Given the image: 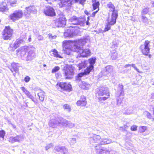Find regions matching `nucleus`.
Wrapping results in <instances>:
<instances>
[{
	"instance_id": "1",
	"label": "nucleus",
	"mask_w": 154,
	"mask_h": 154,
	"mask_svg": "<svg viewBox=\"0 0 154 154\" xmlns=\"http://www.w3.org/2000/svg\"><path fill=\"white\" fill-rule=\"evenodd\" d=\"M86 43V39L81 38L76 41L74 45V48L76 49V51L79 52L80 54L78 55V57L80 56L82 57H87L90 55V51L89 49H82V47Z\"/></svg>"
},
{
	"instance_id": "2",
	"label": "nucleus",
	"mask_w": 154,
	"mask_h": 154,
	"mask_svg": "<svg viewBox=\"0 0 154 154\" xmlns=\"http://www.w3.org/2000/svg\"><path fill=\"white\" fill-rule=\"evenodd\" d=\"M96 95L99 101L102 102L106 100L109 97L108 88L107 87H101L97 89Z\"/></svg>"
},
{
	"instance_id": "3",
	"label": "nucleus",
	"mask_w": 154,
	"mask_h": 154,
	"mask_svg": "<svg viewBox=\"0 0 154 154\" xmlns=\"http://www.w3.org/2000/svg\"><path fill=\"white\" fill-rule=\"evenodd\" d=\"M85 19L83 18L78 17L75 16L71 17L69 20L71 24L76 26H84Z\"/></svg>"
},
{
	"instance_id": "4",
	"label": "nucleus",
	"mask_w": 154,
	"mask_h": 154,
	"mask_svg": "<svg viewBox=\"0 0 154 154\" xmlns=\"http://www.w3.org/2000/svg\"><path fill=\"white\" fill-rule=\"evenodd\" d=\"M90 137L88 138L89 143L91 146H94L98 144L99 145L101 137L100 135L93 134H90Z\"/></svg>"
},
{
	"instance_id": "5",
	"label": "nucleus",
	"mask_w": 154,
	"mask_h": 154,
	"mask_svg": "<svg viewBox=\"0 0 154 154\" xmlns=\"http://www.w3.org/2000/svg\"><path fill=\"white\" fill-rule=\"evenodd\" d=\"M150 42L148 40H146L143 44L140 45V49L144 55L146 56L148 55L150 51Z\"/></svg>"
},
{
	"instance_id": "6",
	"label": "nucleus",
	"mask_w": 154,
	"mask_h": 154,
	"mask_svg": "<svg viewBox=\"0 0 154 154\" xmlns=\"http://www.w3.org/2000/svg\"><path fill=\"white\" fill-rule=\"evenodd\" d=\"M79 0H60L59 3L60 8L64 7L69 8L71 6L72 4L78 2Z\"/></svg>"
},
{
	"instance_id": "7",
	"label": "nucleus",
	"mask_w": 154,
	"mask_h": 154,
	"mask_svg": "<svg viewBox=\"0 0 154 154\" xmlns=\"http://www.w3.org/2000/svg\"><path fill=\"white\" fill-rule=\"evenodd\" d=\"M65 77L66 79H70L73 78L74 70L72 66H69L63 69Z\"/></svg>"
},
{
	"instance_id": "8",
	"label": "nucleus",
	"mask_w": 154,
	"mask_h": 154,
	"mask_svg": "<svg viewBox=\"0 0 154 154\" xmlns=\"http://www.w3.org/2000/svg\"><path fill=\"white\" fill-rule=\"evenodd\" d=\"M35 57V48L32 46H31L28 52L26 60L27 61H30L33 60Z\"/></svg>"
},
{
	"instance_id": "9",
	"label": "nucleus",
	"mask_w": 154,
	"mask_h": 154,
	"mask_svg": "<svg viewBox=\"0 0 154 154\" xmlns=\"http://www.w3.org/2000/svg\"><path fill=\"white\" fill-rule=\"evenodd\" d=\"M23 13L21 10H16L11 15H10V19L14 22L21 18L23 17Z\"/></svg>"
},
{
	"instance_id": "10",
	"label": "nucleus",
	"mask_w": 154,
	"mask_h": 154,
	"mask_svg": "<svg viewBox=\"0 0 154 154\" xmlns=\"http://www.w3.org/2000/svg\"><path fill=\"white\" fill-rule=\"evenodd\" d=\"M53 23L57 27L64 26L66 23V18L64 17H60L54 20Z\"/></svg>"
},
{
	"instance_id": "11",
	"label": "nucleus",
	"mask_w": 154,
	"mask_h": 154,
	"mask_svg": "<svg viewBox=\"0 0 154 154\" xmlns=\"http://www.w3.org/2000/svg\"><path fill=\"white\" fill-rule=\"evenodd\" d=\"M118 16L117 11H114L112 12V15L109 17L107 20V23L111 25H113L116 23V19Z\"/></svg>"
},
{
	"instance_id": "12",
	"label": "nucleus",
	"mask_w": 154,
	"mask_h": 154,
	"mask_svg": "<svg viewBox=\"0 0 154 154\" xmlns=\"http://www.w3.org/2000/svg\"><path fill=\"white\" fill-rule=\"evenodd\" d=\"M95 149L97 154H110V151L106 148L99 146H96Z\"/></svg>"
},
{
	"instance_id": "13",
	"label": "nucleus",
	"mask_w": 154,
	"mask_h": 154,
	"mask_svg": "<svg viewBox=\"0 0 154 154\" xmlns=\"http://www.w3.org/2000/svg\"><path fill=\"white\" fill-rule=\"evenodd\" d=\"M88 61L89 65L85 69V72L87 75L89 74L91 72L94 70V64L95 63V59H90Z\"/></svg>"
},
{
	"instance_id": "14",
	"label": "nucleus",
	"mask_w": 154,
	"mask_h": 154,
	"mask_svg": "<svg viewBox=\"0 0 154 154\" xmlns=\"http://www.w3.org/2000/svg\"><path fill=\"white\" fill-rule=\"evenodd\" d=\"M113 70V67L110 65H108L105 67L101 72V73L103 76L108 77L110 75Z\"/></svg>"
},
{
	"instance_id": "15",
	"label": "nucleus",
	"mask_w": 154,
	"mask_h": 154,
	"mask_svg": "<svg viewBox=\"0 0 154 154\" xmlns=\"http://www.w3.org/2000/svg\"><path fill=\"white\" fill-rule=\"evenodd\" d=\"M44 13L47 16L53 17L56 15L54 9L52 7L47 6L44 10Z\"/></svg>"
},
{
	"instance_id": "16",
	"label": "nucleus",
	"mask_w": 154,
	"mask_h": 154,
	"mask_svg": "<svg viewBox=\"0 0 154 154\" xmlns=\"http://www.w3.org/2000/svg\"><path fill=\"white\" fill-rule=\"evenodd\" d=\"M26 38V36H21L20 38L17 39L13 45L14 49L17 48L20 46V44H24Z\"/></svg>"
},
{
	"instance_id": "17",
	"label": "nucleus",
	"mask_w": 154,
	"mask_h": 154,
	"mask_svg": "<svg viewBox=\"0 0 154 154\" xmlns=\"http://www.w3.org/2000/svg\"><path fill=\"white\" fill-rule=\"evenodd\" d=\"M54 150L57 152H62L63 154H69L68 149L64 146L60 145L56 146Z\"/></svg>"
},
{
	"instance_id": "18",
	"label": "nucleus",
	"mask_w": 154,
	"mask_h": 154,
	"mask_svg": "<svg viewBox=\"0 0 154 154\" xmlns=\"http://www.w3.org/2000/svg\"><path fill=\"white\" fill-rule=\"evenodd\" d=\"M59 86L63 90L69 91H71V85L69 84L66 82H60L59 84Z\"/></svg>"
},
{
	"instance_id": "19",
	"label": "nucleus",
	"mask_w": 154,
	"mask_h": 154,
	"mask_svg": "<svg viewBox=\"0 0 154 154\" xmlns=\"http://www.w3.org/2000/svg\"><path fill=\"white\" fill-rule=\"evenodd\" d=\"M31 46H22L19 48L17 51L20 53L21 56H24L26 54V52H28Z\"/></svg>"
},
{
	"instance_id": "20",
	"label": "nucleus",
	"mask_w": 154,
	"mask_h": 154,
	"mask_svg": "<svg viewBox=\"0 0 154 154\" xmlns=\"http://www.w3.org/2000/svg\"><path fill=\"white\" fill-rule=\"evenodd\" d=\"M26 11L24 12L25 14H30L31 13L34 14L36 13L37 9L35 6H30L28 7H26Z\"/></svg>"
},
{
	"instance_id": "21",
	"label": "nucleus",
	"mask_w": 154,
	"mask_h": 154,
	"mask_svg": "<svg viewBox=\"0 0 154 154\" xmlns=\"http://www.w3.org/2000/svg\"><path fill=\"white\" fill-rule=\"evenodd\" d=\"M57 121L58 126H65L67 123V121L64 119L63 118L57 116L56 117Z\"/></svg>"
},
{
	"instance_id": "22",
	"label": "nucleus",
	"mask_w": 154,
	"mask_h": 154,
	"mask_svg": "<svg viewBox=\"0 0 154 154\" xmlns=\"http://www.w3.org/2000/svg\"><path fill=\"white\" fill-rule=\"evenodd\" d=\"M9 35L10 27L9 26H6L3 32V38L5 40H8L10 38Z\"/></svg>"
},
{
	"instance_id": "23",
	"label": "nucleus",
	"mask_w": 154,
	"mask_h": 154,
	"mask_svg": "<svg viewBox=\"0 0 154 154\" xmlns=\"http://www.w3.org/2000/svg\"><path fill=\"white\" fill-rule=\"evenodd\" d=\"M19 64L18 63H13L11 64L12 68L10 69V70L13 73V75L15 76L16 74L18 71V66Z\"/></svg>"
},
{
	"instance_id": "24",
	"label": "nucleus",
	"mask_w": 154,
	"mask_h": 154,
	"mask_svg": "<svg viewBox=\"0 0 154 154\" xmlns=\"http://www.w3.org/2000/svg\"><path fill=\"white\" fill-rule=\"evenodd\" d=\"M86 98L84 96H82L81 99L78 101L76 103L77 105L79 106H84L86 104L85 101Z\"/></svg>"
},
{
	"instance_id": "25",
	"label": "nucleus",
	"mask_w": 154,
	"mask_h": 154,
	"mask_svg": "<svg viewBox=\"0 0 154 154\" xmlns=\"http://www.w3.org/2000/svg\"><path fill=\"white\" fill-rule=\"evenodd\" d=\"M117 92L119 94V95H118V97L124 95L123 86L122 84H119V85Z\"/></svg>"
},
{
	"instance_id": "26",
	"label": "nucleus",
	"mask_w": 154,
	"mask_h": 154,
	"mask_svg": "<svg viewBox=\"0 0 154 154\" xmlns=\"http://www.w3.org/2000/svg\"><path fill=\"white\" fill-rule=\"evenodd\" d=\"M49 125L50 127L53 128L56 127L58 126L57 121L56 117L54 119H52L49 122Z\"/></svg>"
},
{
	"instance_id": "27",
	"label": "nucleus",
	"mask_w": 154,
	"mask_h": 154,
	"mask_svg": "<svg viewBox=\"0 0 154 154\" xmlns=\"http://www.w3.org/2000/svg\"><path fill=\"white\" fill-rule=\"evenodd\" d=\"M112 140L110 139H103L100 140L99 145L108 144L112 143Z\"/></svg>"
},
{
	"instance_id": "28",
	"label": "nucleus",
	"mask_w": 154,
	"mask_h": 154,
	"mask_svg": "<svg viewBox=\"0 0 154 154\" xmlns=\"http://www.w3.org/2000/svg\"><path fill=\"white\" fill-rule=\"evenodd\" d=\"M22 140V138L20 136H17L14 137H10V142L12 143L15 142H19Z\"/></svg>"
},
{
	"instance_id": "29",
	"label": "nucleus",
	"mask_w": 154,
	"mask_h": 154,
	"mask_svg": "<svg viewBox=\"0 0 154 154\" xmlns=\"http://www.w3.org/2000/svg\"><path fill=\"white\" fill-rule=\"evenodd\" d=\"M80 87L83 89H88L91 87L90 85L85 82H82Z\"/></svg>"
},
{
	"instance_id": "30",
	"label": "nucleus",
	"mask_w": 154,
	"mask_h": 154,
	"mask_svg": "<svg viewBox=\"0 0 154 154\" xmlns=\"http://www.w3.org/2000/svg\"><path fill=\"white\" fill-rule=\"evenodd\" d=\"M84 75H87L85 72V70L84 72H81L79 73L75 77V80L78 82H82L81 80V78Z\"/></svg>"
},
{
	"instance_id": "31",
	"label": "nucleus",
	"mask_w": 154,
	"mask_h": 154,
	"mask_svg": "<svg viewBox=\"0 0 154 154\" xmlns=\"http://www.w3.org/2000/svg\"><path fill=\"white\" fill-rule=\"evenodd\" d=\"M88 63V61L86 60L82 62L81 63H79L78 64V67L79 68V69L80 70L83 68H85L87 66Z\"/></svg>"
},
{
	"instance_id": "32",
	"label": "nucleus",
	"mask_w": 154,
	"mask_h": 154,
	"mask_svg": "<svg viewBox=\"0 0 154 154\" xmlns=\"http://www.w3.org/2000/svg\"><path fill=\"white\" fill-rule=\"evenodd\" d=\"M45 94V92L42 91H41L40 92L38 93V96L39 97V100L41 101H43L44 100Z\"/></svg>"
},
{
	"instance_id": "33",
	"label": "nucleus",
	"mask_w": 154,
	"mask_h": 154,
	"mask_svg": "<svg viewBox=\"0 0 154 154\" xmlns=\"http://www.w3.org/2000/svg\"><path fill=\"white\" fill-rule=\"evenodd\" d=\"M141 16V19L142 22L146 24H149L150 20L148 19L145 15H142Z\"/></svg>"
},
{
	"instance_id": "34",
	"label": "nucleus",
	"mask_w": 154,
	"mask_h": 154,
	"mask_svg": "<svg viewBox=\"0 0 154 154\" xmlns=\"http://www.w3.org/2000/svg\"><path fill=\"white\" fill-rule=\"evenodd\" d=\"M107 7L109 8L110 11L112 12L114 11H117L115 10V7L114 5L111 2H109L107 5Z\"/></svg>"
},
{
	"instance_id": "35",
	"label": "nucleus",
	"mask_w": 154,
	"mask_h": 154,
	"mask_svg": "<svg viewBox=\"0 0 154 154\" xmlns=\"http://www.w3.org/2000/svg\"><path fill=\"white\" fill-rule=\"evenodd\" d=\"M149 12V8H145L141 12V16L145 15Z\"/></svg>"
},
{
	"instance_id": "36",
	"label": "nucleus",
	"mask_w": 154,
	"mask_h": 154,
	"mask_svg": "<svg viewBox=\"0 0 154 154\" xmlns=\"http://www.w3.org/2000/svg\"><path fill=\"white\" fill-rule=\"evenodd\" d=\"M133 108L132 107L130 106L125 110V114L129 115L132 113Z\"/></svg>"
},
{
	"instance_id": "37",
	"label": "nucleus",
	"mask_w": 154,
	"mask_h": 154,
	"mask_svg": "<svg viewBox=\"0 0 154 154\" xmlns=\"http://www.w3.org/2000/svg\"><path fill=\"white\" fill-rule=\"evenodd\" d=\"M74 126V124L67 121V123L66 124V126H65V127H68L70 128H72Z\"/></svg>"
},
{
	"instance_id": "38",
	"label": "nucleus",
	"mask_w": 154,
	"mask_h": 154,
	"mask_svg": "<svg viewBox=\"0 0 154 154\" xmlns=\"http://www.w3.org/2000/svg\"><path fill=\"white\" fill-rule=\"evenodd\" d=\"M63 108L65 109H67L68 112H70L71 111L70 106L68 104H65L63 106Z\"/></svg>"
},
{
	"instance_id": "39",
	"label": "nucleus",
	"mask_w": 154,
	"mask_h": 154,
	"mask_svg": "<svg viewBox=\"0 0 154 154\" xmlns=\"http://www.w3.org/2000/svg\"><path fill=\"white\" fill-rule=\"evenodd\" d=\"M60 69V68L58 66H56L54 68H53L51 72L52 73H55L57 72Z\"/></svg>"
},
{
	"instance_id": "40",
	"label": "nucleus",
	"mask_w": 154,
	"mask_h": 154,
	"mask_svg": "<svg viewBox=\"0 0 154 154\" xmlns=\"http://www.w3.org/2000/svg\"><path fill=\"white\" fill-rule=\"evenodd\" d=\"M111 26L112 25H111L107 23L105 26L104 29L103 30V32H106L110 30L111 28Z\"/></svg>"
},
{
	"instance_id": "41",
	"label": "nucleus",
	"mask_w": 154,
	"mask_h": 154,
	"mask_svg": "<svg viewBox=\"0 0 154 154\" xmlns=\"http://www.w3.org/2000/svg\"><path fill=\"white\" fill-rule=\"evenodd\" d=\"M99 3L98 2H95L93 4V6L94 10H95L98 8Z\"/></svg>"
},
{
	"instance_id": "42",
	"label": "nucleus",
	"mask_w": 154,
	"mask_h": 154,
	"mask_svg": "<svg viewBox=\"0 0 154 154\" xmlns=\"http://www.w3.org/2000/svg\"><path fill=\"white\" fill-rule=\"evenodd\" d=\"M53 54L55 57L60 58H62V57L58 54V53L57 50H54L53 51Z\"/></svg>"
},
{
	"instance_id": "43",
	"label": "nucleus",
	"mask_w": 154,
	"mask_h": 154,
	"mask_svg": "<svg viewBox=\"0 0 154 154\" xmlns=\"http://www.w3.org/2000/svg\"><path fill=\"white\" fill-rule=\"evenodd\" d=\"M21 89L26 95L30 93L23 87H21Z\"/></svg>"
},
{
	"instance_id": "44",
	"label": "nucleus",
	"mask_w": 154,
	"mask_h": 154,
	"mask_svg": "<svg viewBox=\"0 0 154 154\" xmlns=\"http://www.w3.org/2000/svg\"><path fill=\"white\" fill-rule=\"evenodd\" d=\"M53 144L52 143H50L47 145L45 147L46 150H48L49 149L53 146Z\"/></svg>"
},
{
	"instance_id": "45",
	"label": "nucleus",
	"mask_w": 154,
	"mask_h": 154,
	"mask_svg": "<svg viewBox=\"0 0 154 154\" xmlns=\"http://www.w3.org/2000/svg\"><path fill=\"white\" fill-rule=\"evenodd\" d=\"M64 53L67 55H70L72 52L69 49L65 48L64 49Z\"/></svg>"
},
{
	"instance_id": "46",
	"label": "nucleus",
	"mask_w": 154,
	"mask_h": 154,
	"mask_svg": "<svg viewBox=\"0 0 154 154\" xmlns=\"http://www.w3.org/2000/svg\"><path fill=\"white\" fill-rule=\"evenodd\" d=\"M69 141L70 142V143L73 144L76 143V139L75 138L72 137L70 139Z\"/></svg>"
},
{
	"instance_id": "47",
	"label": "nucleus",
	"mask_w": 154,
	"mask_h": 154,
	"mask_svg": "<svg viewBox=\"0 0 154 154\" xmlns=\"http://www.w3.org/2000/svg\"><path fill=\"white\" fill-rule=\"evenodd\" d=\"M70 30L68 29L67 32L65 33L64 34L65 35H66L67 34H68V36L69 37H72L73 36V32H70Z\"/></svg>"
},
{
	"instance_id": "48",
	"label": "nucleus",
	"mask_w": 154,
	"mask_h": 154,
	"mask_svg": "<svg viewBox=\"0 0 154 154\" xmlns=\"http://www.w3.org/2000/svg\"><path fill=\"white\" fill-rule=\"evenodd\" d=\"M117 57V53L116 52H114L111 55V57L112 60H115L116 59Z\"/></svg>"
},
{
	"instance_id": "49",
	"label": "nucleus",
	"mask_w": 154,
	"mask_h": 154,
	"mask_svg": "<svg viewBox=\"0 0 154 154\" xmlns=\"http://www.w3.org/2000/svg\"><path fill=\"white\" fill-rule=\"evenodd\" d=\"M146 127L144 126H141L140 128V132H143L146 129Z\"/></svg>"
},
{
	"instance_id": "50",
	"label": "nucleus",
	"mask_w": 154,
	"mask_h": 154,
	"mask_svg": "<svg viewBox=\"0 0 154 154\" xmlns=\"http://www.w3.org/2000/svg\"><path fill=\"white\" fill-rule=\"evenodd\" d=\"M48 37L49 38L53 39H55L57 37V36L56 35L53 36L50 33L48 34Z\"/></svg>"
},
{
	"instance_id": "51",
	"label": "nucleus",
	"mask_w": 154,
	"mask_h": 154,
	"mask_svg": "<svg viewBox=\"0 0 154 154\" xmlns=\"http://www.w3.org/2000/svg\"><path fill=\"white\" fill-rule=\"evenodd\" d=\"M5 134V132L3 130L0 131V137H2L3 139Z\"/></svg>"
},
{
	"instance_id": "52",
	"label": "nucleus",
	"mask_w": 154,
	"mask_h": 154,
	"mask_svg": "<svg viewBox=\"0 0 154 154\" xmlns=\"http://www.w3.org/2000/svg\"><path fill=\"white\" fill-rule=\"evenodd\" d=\"M137 126L136 125H133L131 126V129L132 131H136L137 130Z\"/></svg>"
},
{
	"instance_id": "53",
	"label": "nucleus",
	"mask_w": 154,
	"mask_h": 154,
	"mask_svg": "<svg viewBox=\"0 0 154 154\" xmlns=\"http://www.w3.org/2000/svg\"><path fill=\"white\" fill-rule=\"evenodd\" d=\"M26 96H27V97L29 98L30 99H31L34 102V100L33 99V96L30 94V93H29V94H27Z\"/></svg>"
},
{
	"instance_id": "54",
	"label": "nucleus",
	"mask_w": 154,
	"mask_h": 154,
	"mask_svg": "<svg viewBox=\"0 0 154 154\" xmlns=\"http://www.w3.org/2000/svg\"><path fill=\"white\" fill-rule=\"evenodd\" d=\"M30 78L29 76H26L24 79V80L26 82H28L30 80Z\"/></svg>"
},
{
	"instance_id": "55",
	"label": "nucleus",
	"mask_w": 154,
	"mask_h": 154,
	"mask_svg": "<svg viewBox=\"0 0 154 154\" xmlns=\"http://www.w3.org/2000/svg\"><path fill=\"white\" fill-rule=\"evenodd\" d=\"M16 0H13V1L10 0V5H11L12 6H13L12 5L16 4Z\"/></svg>"
},
{
	"instance_id": "56",
	"label": "nucleus",
	"mask_w": 154,
	"mask_h": 154,
	"mask_svg": "<svg viewBox=\"0 0 154 154\" xmlns=\"http://www.w3.org/2000/svg\"><path fill=\"white\" fill-rule=\"evenodd\" d=\"M79 1L80 4L83 5L85 4L86 0H79Z\"/></svg>"
},
{
	"instance_id": "57",
	"label": "nucleus",
	"mask_w": 154,
	"mask_h": 154,
	"mask_svg": "<svg viewBox=\"0 0 154 154\" xmlns=\"http://www.w3.org/2000/svg\"><path fill=\"white\" fill-rule=\"evenodd\" d=\"M146 116L148 119H152V116L150 113L147 112L146 114Z\"/></svg>"
},
{
	"instance_id": "58",
	"label": "nucleus",
	"mask_w": 154,
	"mask_h": 154,
	"mask_svg": "<svg viewBox=\"0 0 154 154\" xmlns=\"http://www.w3.org/2000/svg\"><path fill=\"white\" fill-rule=\"evenodd\" d=\"M43 36L40 35H38V39L39 40H41L43 39Z\"/></svg>"
},
{
	"instance_id": "59",
	"label": "nucleus",
	"mask_w": 154,
	"mask_h": 154,
	"mask_svg": "<svg viewBox=\"0 0 154 154\" xmlns=\"http://www.w3.org/2000/svg\"><path fill=\"white\" fill-rule=\"evenodd\" d=\"M98 10L97 11L95 12H93L92 13V14L91 15V16L94 17L95 16V15L96 14V13L98 12Z\"/></svg>"
},
{
	"instance_id": "60",
	"label": "nucleus",
	"mask_w": 154,
	"mask_h": 154,
	"mask_svg": "<svg viewBox=\"0 0 154 154\" xmlns=\"http://www.w3.org/2000/svg\"><path fill=\"white\" fill-rule=\"evenodd\" d=\"M112 46L113 47H117V44L115 42H112Z\"/></svg>"
},
{
	"instance_id": "61",
	"label": "nucleus",
	"mask_w": 154,
	"mask_h": 154,
	"mask_svg": "<svg viewBox=\"0 0 154 154\" xmlns=\"http://www.w3.org/2000/svg\"><path fill=\"white\" fill-rule=\"evenodd\" d=\"M121 100H120L119 99H117V104L118 106L120 105L121 104Z\"/></svg>"
},
{
	"instance_id": "62",
	"label": "nucleus",
	"mask_w": 154,
	"mask_h": 154,
	"mask_svg": "<svg viewBox=\"0 0 154 154\" xmlns=\"http://www.w3.org/2000/svg\"><path fill=\"white\" fill-rule=\"evenodd\" d=\"M131 66V64H127L125 65L124 67L125 68L128 67L129 66Z\"/></svg>"
},
{
	"instance_id": "63",
	"label": "nucleus",
	"mask_w": 154,
	"mask_h": 154,
	"mask_svg": "<svg viewBox=\"0 0 154 154\" xmlns=\"http://www.w3.org/2000/svg\"><path fill=\"white\" fill-rule=\"evenodd\" d=\"M13 32V29H11L10 28V37H11V36H12V34Z\"/></svg>"
},
{
	"instance_id": "64",
	"label": "nucleus",
	"mask_w": 154,
	"mask_h": 154,
	"mask_svg": "<svg viewBox=\"0 0 154 154\" xmlns=\"http://www.w3.org/2000/svg\"><path fill=\"white\" fill-rule=\"evenodd\" d=\"M134 68L139 73H140V72L139 71V69H137L136 66H135V67Z\"/></svg>"
}]
</instances>
